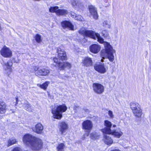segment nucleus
Listing matches in <instances>:
<instances>
[{
    "label": "nucleus",
    "mask_w": 151,
    "mask_h": 151,
    "mask_svg": "<svg viewBox=\"0 0 151 151\" xmlns=\"http://www.w3.org/2000/svg\"><path fill=\"white\" fill-rule=\"evenodd\" d=\"M110 1L109 0H104V2L106 3H108V4L105 6V7L108 6L110 5V4L109 3V1Z\"/></svg>",
    "instance_id": "38"
},
{
    "label": "nucleus",
    "mask_w": 151,
    "mask_h": 151,
    "mask_svg": "<svg viewBox=\"0 0 151 151\" xmlns=\"http://www.w3.org/2000/svg\"><path fill=\"white\" fill-rule=\"evenodd\" d=\"M89 132H88L87 133V136H88V135H89Z\"/></svg>",
    "instance_id": "45"
},
{
    "label": "nucleus",
    "mask_w": 151,
    "mask_h": 151,
    "mask_svg": "<svg viewBox=\"0 0 151 151\" xmlns=\"http://www.w3.org/2000/svg\"><path fill=\"white\" fill-rule=\"evenodd\" d=\"M53 61L55 63L54 65L57 66L60 70H64L65 69L70 68L71 67V64L68 62L60 63L58 61V59L56 58H53Z\"/></svg>",
    "instance_id": "5"
},
{
    "label": "nucleus",
    "mask_w": 151,
    "mask_h": 151,
    "mask_svg": "<svg viewBox=\"0 0 151 151\" xmlns=\"http://www.w3.org/2000/svg\"><path fill=\"white\" fill-rule=\"evenodd\" d=\"M27 110L29 112H31L32 111V109L31 108V106L29 107V108H27Z\"/></svg>",
    "instance_id": "41"
},
{
    "label": "nucleus",
    "mask_w": 151,
    "mask_h": 151,
    "mask_svg": "<svg viewBox=\"0 0 151 151\" xmlns=\"http://www.w3.org/2000/svg\"><path fill=\"white\" fill-rule=\"evenodd\" d=\"M108 115L110 116V118H113L114 117V115L113 114V112L111 110H109L108 113Z\"/></svg>",
    "instance_id": "35"
},
{
    "label": "nucleus",
    "mask_w": 151,
    "mask_h": 151,
    "mask_svg": "<svg viewBox=\"0 0 151 151\" xmlns=\"http://www.w3.org/2000/svg\"><path fill=\"white\" fill-rule=\"evenodd\" d=\"M16 105L18 103V97H16Z\"/></svg>",
    "instance_id": "42"
},
{
    "label": "nucleus",
    "mask_w": 151,
    "mask_h": 151,
    "mask_svg": "<svg viewBox=\"0 0 151 151\" xmlns=\"http://www.w3.org/2000/svg\"><path fill=\"white\" fill-rule=\"evenodd\" d=\"M134 116L138 118L141 117L142 114V111L141 108L136 109L132 111Z\"/></svg>",
    "instance_id": "27"
},
{
    "label": "nucleus",
    "mask_w": 151,
    "mask_h": 151,
    "mask_svg": "<svg viewBox=\"0 0 151 151\" xmlns=\"http://www.w3.org/2000/svg\"><path fill=\"white\" fill-rule=\"evenodd\" d=\"M91 137L93 139H96L98 137V136L96 135V134L92 133L91 134Z\"/></svg>",
    "instance_id": "34"
},
{
    "label": "nucleus",
    "mask_w": 151,
    "mask_h": 151,
    "mask_svg": "<svg viewBox=\"0 0 151 151\" xmlns=\"http://www.w3.org/2000/svg\"><path fill=\"white\" fill-rule=\"evenodd\" d=\"M82 63L86 67L91 66L93 63L91 59L88 57L85 58Z\"/></svg>",
    "instance_id": "18"
},
{
    "label": "nucleus",
    "mask_w": 151,
    "mask_h": 151,
    "mask_svg": "<svg viewBox=\"0 0 151 151\" xmlns=\"http://www.w3.org/2000/svg\"><path fill=\"white\" fill-rule=\"evenodd\" d=\"M23 141L26 145L29 146L33 150H38L42 147V141L39 138L27 134L24 136Z\"/></svg>",
    "instance_id": "1"
},
{
    "label": "nucleus",
    "mask_w": 151,
    "mask_h": 151,
    "mask_svg": "<svg viewBox=\"0 0 151 151\" xmlns=\"http://www.w3.org/2000/svg\"><path fill=\"white\" fill-rule=\"evenodd\" d=\"M79 32L80 34L86 37H90L94 40L97 39L98 41L101 43H102L104 42V39L100 36L99 34L96 33L92 30L81 29L79 31Z\"/></svg>",
    "instance_id": "3"
},
{
    "label": "nucleus",
    "mask_w": 151,
    "mask_h": 151,
    "mask_svg": "<svg viewBox=\"0 0 151 151\" xmlns=\"http://www.w3.org/2000/svg\"><path fill=\"white\" fill-rule=\"evenodd\" d=\"M61 25L64 29L68 28L71 30L74 29L73 25L69 21H64L61 22Z\"/></svg>",
    "instance_id": "14"
},
{
    "label": "nucleus",
    "mask_w": 151,
    "mask_h": 151,
    "mask_svg": "<svg viewBox=\"0 0 151 151\" xmlns=\"http://www.w3.org/2000/svg\"><path fill=\"white\" fill-rule=\"evenodd\" d=\"M103 139L105 143L107 145H110L112 144L113 141L111 137L109 135H104V136Z\"/></svg>",
    "instance_id": "21"
},
{
    "label": "nucleus",
    "mask_w": 151,
    "mask_h": 151,
    "mask_svg": "<svg viewBox=\"0 0 151 151\" xmlns=\"http://www.w3.org/2000/svg\"><path fill=\"white\" fill-rule=\"evenodd\" d=\"M60 130L61 134H64L68 129L67 124L65 122H62L60 123Z\"/></svg>",
    "instance_id": "17"
},
{
    "label": "nucleus",
    "mask_w": 151,
    "mask_h": 151,
    "mask_svg": "<svg viewBox=\"0 0 151 151\" xmlns=\"http://www.w3.org/2000/svg\"><path fill=\"white\" fill-rule=\"evenodd\" d=\"M67 107L65 104L57 106L52 110V113L53 115V118L57 119H60L62 117V113L65 112Z\"/></svg>",
    "instance_id": "4"
},
{
    "label": "nucleus",
    "mask_w": 151,
    "mask_h": 151,
    "mask_svg": "<svg viewBox=\"0 0 151 151\" xmlns=\"http://www.w3.org/2000/svg\"><path fill=\"white\" fill-rule=\"evenodd\" d=\"M49 70L45 68H40L36 73L35 75L37 76H46L49 73Z\"/></svg>",
    "instance_id": "16"
},
{
    "label": "nucleus",
    "mask_w": 151,
    "mask_h": 151,
    "mask_svg": "<svg viewBox=\"0 0 151 151\" xmlns=\"http://www.w3.org/2000/svg\"><path fill=\"white\" fill-rule=\"evenodd\" d=\"M13 63L12 62L11 60H9L7 63H5L3 65L6 67V68L4 67L6 70H9V72H12V69L11 67L12 66Z\"/></svg>",
    "instance_id": "23"
},
{
    "label": "nucleus",
    "mask_w": 151,
    "mask_h": 151,
    "mask_svg": "<svg viewBox=\"0 0 151 151\" xmlns=\"http://www.w3.org/2000/svg\"><path fill=\"white\" fill-rule=\"evenodd\" d=\"M116 125L114 124L113 125V127H116Z\"/></svg>",
    "instance_id": "44"
},
{
    "label": "nucleus",
    "mask_w": 151,
    "mask_h": 151,
    "mask_svg": "<svg viewBox=\"0 0 151 151\" xmlns=\"http://www.w3.org/2000/svg\"><path fill=\"white\" fill-rule=\"evenodd\" d=\"M70 16L77 20L83 21L84 20L83 18L81 16L77 15L73 12H71L70 13Z\"/></svg>",
    "instance_id": "24"
},
{
    "label": "nucleus",
    "mask_w": 151,
    "mask_h": 151,
    "mask_svg": "<svg viewBox=\"0 0 151 151\" xmlns=\"http://www.w3.org/2000/svg\"><path fill=\"white\" fill-rule=\"evenodd\" d=\"M102 35L104 37H107L109 35V33L106 30H103L102 32Z\"/></svg>",
    "instance_id": "32"
},
{
    "label": "nucleus",
    "mask_w": 151,
    "mask_h": 151,
    "mask_svg": "<svg viewBox=\"0 0 151 151\" xmlns=\"http://www.w3.org/2000/svg\"><path fill=\"white\" fill-rule=\"evenodd\" d=\"M64 146V145L63 143L59 144L57 147V149L58 151H63Z\"/></svg>",
    "instance_id": "31"
},
{
    "label": "nucleus",
    "mask_w": 151,
    "mask_h": 151,
    "mask_svg": "<svg viewBox=\"0 0 151 151\" xmlns=\"http://www.w3.org/2000/svg\"><path fill=\"white\" fill-rule=\"evenodd\" d=\"M21 148L19 147L14 148L13 150V151H20Z\"/></svg>",
    "instance_id": "36"
},
{
    "label": "nucleus",
    "mask_w": 151,
    "mask_h": 151,
    "mask_svg": "<svg viewBox=\"0 0 151 151\" xmlns=\"http://www.w3.org/2000/svg\"><path fill=\"white\" fill-rule=\"evenodd\" d=\"M49 11L51 12H55L58 15H64L68 13L67 10L59 9L57 6L51 7L49 9Z\"/></svg>",
    "instance_id": "7"
},
{
    "label": "nucleus",
    "mask_w": 151,
    "mask_h": 151,
    "mask_svg": "<svg viewBox=\"0 0 151 151\" xmlns=\"http://www.w3.org/2000/svg\"><path fill=\"white\" fill-rule=\"evenodd\" d=\"M130 106L132 111L140 108V105L138 103L132 102L130 104Z\"/></svg>",
    "instance_id": "25"
},
{
    "label": "nucleus",
    "mask_w": 151,
    "mask_h": 151,
    "mask_svg": "<svg viewBox=\"0 0 151 151\" xmlns=\"http://www.w3.org/2000/svg\"><path fill=\"white\" fill-rule=\"evenodd\" d=\"M83 129L86 130L90 132L92 129L93 125L92 122L89 120L84 121L82 124Z\"/></svg>",
    "instance_id": "11"
},
{
    "label": "nucleus",
    "mask_w": 151,
    "mask_h": 151,
    "mask_svg": "<svg viewBox=\"0 0 151 151\" xmlns=\"http://www.w3.org/2000/svg\"><path fill=\"white\" fill-rule=\"evenodd\" d=\"M57 52L58 53V57L59 59L62 61L67 59V55L65 52L62 50L60 48H58Z\"/></svg>",
    "instance_id": "12"
},
{
    "label": "nucleus",
    "mask_w": 151,
    "mask_h": 151,
    "mask_svg": "<svg viewBox=\"0 0 151 151\" xmlns=\"http://www.w3.org/2000/svg\"><path fill=\"white\" fill-rule=\"evenodd\" d=\"M104 125L106 127L102 129V132L104 133L108 134L111 133L112 131L111 129V128L112 126L111 123L108 120H105Z\"/></svg>",
    "instance_id": "10"
},
{
    "label": "nucleus",
    "mask_w": 151,
    "mask_h": 151,
    "mask_svg": "<svg viewBox=\"0 0 151 151\" xmlns=\"http://www.w3.org/2000/svg\"><path fill=\"white\" fill-rule=\"evenodd\" d=\"M92 87L94 92L97 94H101L104 91V87L101 84L94 83L93 84Z\"/></svg>",
    "instance_id": "6"
},
{
    "label": "nucleus",
    "mask_w": 151,
    "mask_h": 151,
    "mask_svg": "<svg viewBox=\"0 0 151 151\" xmlns=\"http://www.w3.org/2000/svg\"><path fill=\"white\" fill-rule=\"evenodd\" d=\"M95 69L99 72L104 73L106 72V69L105 68L104 63H99L95 64L94 66Z\"/></svg>",
    "instance_id": "8"
},
{
    "label": "nucleus",
    "mask_w": 151,
    "mask_h": 151,
    "mask_svg": "<svg viewBox=\"0 0 151 151\" xmlns=\"http://www.w3.org/2000/svg\"><path fill=\"white\" fill-rule=\"evenodd\" d=\"M1 55L6 58L10 57L12 55V52L10 49L4 46L0 51Z\"/></svg>",
    "instance_id": "9"
},
{
    "label": "nucleus",
    "mask_w": 151,
    "mask_h": 151,
    "mask_svg": "<svg viewBox=\"0 0 151 151\" xmlns=\"http://www.w3.org/2000/svg\"><path fill=\"white\" fill-rule=\"evenodd\" d=\"M81 109V108L78 106L75 105L73 107V109L75 112H77L79 110Z\"/></svg>",
    "instance_id": "33"
},
{
    "label": "nucleus",
    "mask_w": 151,
    "mask_h": 151,
    "mask_svg": "<svg viewBox=\"0 0 151 151\" xmlns=\"http://www.w3.org/2000/svg\"><path fill=\"white\" fill-rule=\"evenodd\" d=\"M36 42L38 43H40L42 42V39H41V36L39 34H36L34 37Z\"/></svg>",
    "instance_id": "29"
},
{
    "label": "nucleus",
    "mask_w": 151,
    "mask_h": 151,
    "mask_svg": "<svg viewBox=\"0 0 151 151\" xmlns=\"http://www.w3.org/2000/svg\"><path fill=\"white\" fill-rule=\"evenodd\" d=\"M30 106V105L28 104H27L25 105V108L26 109V110H27V108H29V107Z\"/></svg>",
    "instance_id": "39"
},
{
    "label": "nucleus",
    "mask_w": 151,
    "mask_h": 151,
    "mask_svg": "<svg viewBox=\"0 0 151 151\" xmlns=\"http://www.w3.org/2000/svg\"><path fill=\"white\" fill-rule=\"evenodd\" d=\"M111 134L114 135L115 137L119 138L122 135L123 133L120 130L118 129L112 131L111 133L108 134Z\"/></svg>",
    "instance_id": "20"
},
{
    "label": "nucleus",
    "mask_w": 151,
    "mask_h": 151,
    "mask_svg": "<svg viewBox=\"0 0 151 151\" xmlns=\"http://www.w3.org/2000/svg\"><path fill=\"white\" fill-rule=\"evenodd\" d=\"M49 84V81H46L42 85L40 84H37V86L44 90H46Z\"/></svg>",
    "instance_id": "28"
},
{
    "label": "nucleus",
    "mask_w": 151,
    "mask_h": 151,
    "mask_svg": "<svg viewBox=\"0 0 151 151\" xmlns=\"http://www.w3.org/2000/svg\"><path fill=\"white\" fill-rule=\"evenodd\" d=\"M104 45L105 49L102 50L101 52V57L102 58L101 61L103 62L104 59L107 58L110 62H112L114 60L113 54L115 53V51L113 49L112 47L109 43L105 42Z\"/></svg>",
    "instance_id": "2"
},
{
    "label": "nucleus",
    "mask_w": 151,
    "mask_h": 151,
    "mask_svg": "<svg viewBox=\"0 0 151 151\" xmlns=\"http://www.w3.org/2000/svg\"><path fill=\"white\" fill-rule=\"evenodd\" d=\"M40 68H39L38 67H35L34 68V70L35 72V73H36V72H37L38 70L40 69Z\"/></svg>",
    "instance_id": "40"
},
{
    "label": "nucleus",
    "mask_w": 151,
    "mask_h": 151,
    "mask_svg": "<svg viewBox=\"0 0 151 151\" xmlns=\"http://www.w3.org/2000/svg\"><path fill=\"white\" fill-rule=\"evenodd\" d=\"M71 4L73 6H76L78 8L81 9L83 7V4L81 3L80 1L73 0L71 2Z\"/></svg>",
    "instance_id": "26"
},
{
    "label": "nucleus",
    "mask_w": 151,
    "mask_h": 151,
    "mask_svg": "<svg viewBox=\"0 0 151 151\" xmlns=\"http://www.w3.org/2000/svg\"><path fill=\"white\" fill-rule=\"evenodd\" d=\"M85 111L86 112H88V109H86H86H85Z\"/></svg>",
    "instance_id": "43"
},
{
    "label": "nucleus",
    "mask_w": 151,
    "mask_h": 151,
    "mask_svg": "<svg viewBox=\"0 0 151 151\" xmlns=\"http://www.w3.org/2000/svg\"><path fill=\"white\" fill-rule=\"evenodd\" d=\"M103 25L105 27H107L109 25L108 22L107 21H104L103 23Z\"/></svg>",
    "instance_id": "37"
},
{
    "label": "nucleus",
    "mask_w": 151,
    "mask_h": 151,
    "mask_svg": "<svg viewBox=\"0 0 151 151\" xmlns=\"http://www.w3.org/2000/svg\"><path fill=\"white\" fill-rule=\"evenodd\" d=\"M88 8L90 13L93 16V18L96 19H97L98 16L96 9L93 5L89 6Z\"/></svg>",
    "instance_id": "13"
},
{
    "label": "nucleus",
    "mask_w": 151,
    "mask_h": 151,
    "mask_svg": "<svg viewBox=\"0 0 151 151\" xmlns=\"http://www.w3.org/2000/svg\"><path fill=\"white\" fill-rule=\"evenodd\" d=\"M6 108L5 103L0 101V114H3L5 113Z\"/></svg>",
    "instance_id": "22"
},
{
    "label": "nucleus",
    "mask_w": 151,
    "mask_h": 151,
    "mask_svg": "<svg viewBox=\"0 0 151 151\" xmlns=\"http://www.w3.org/2000/svg\"><path fill=\"white\" fill-rule=\"evenodd\" d=\"M85 1H86V0H85Z\"/></svg>",
    "instance_id": "46"
},
{
    "label": "nucleus",
    "mask_w": 151,
    "mask_h": 151,
    "mask_svg": "<svg viewBox=\"0 0 151 151\" xmlns=\"http://www.w3.org/2000/svg\"><path fill=\"white\" fill-rule=\"evenodd\" d=\"M43 129V127L42 125L40 123H38L35 126V128L33 130L34 132L38 134H41L42 133Z\"/></svg>",
    "instance_id": "19"
},
{
    "label": "nucleus",
    "mask_w": 151,
    "mask_h": 151,
    "mask_svg": "<svg viewBox=\"0 0 151 151\" xmlns=\"http://www.w3.org/2000/svg\"><path fill=\"white\" fill-rule=\"evenodd\" d=\"M90 51L94 54L97 53L101 50V47L97 44H93L89 47Z\"/></svg>",
    "instance_id": "15"
},
{
    "label": "nucleus",
    "mask_w": 151,
    "mask_h": 151,
    "mask_svg": "<svg viewBox=\"0 0 151 151\" xmlns=\"http://www.w3.org/2000/svg\"><path fill=\"white\" fill-rule=\"evenodd\" d=\"M17 141L15 139H10L8 141V146H11L16 143Z\"/></svg>",
    "instance_id": "30"
}]
</instances>
